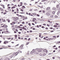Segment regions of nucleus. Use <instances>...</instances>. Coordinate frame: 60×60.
I'll return each mask as SVG.
<instances>
[{
	"label": "nucleus",
	"instance_id": "3",
	"mask_svg": "<svg viewBox=\"0 0 60 60\" xmlns=\"http://www.w3.org/2000/svg\"><path fill=\"white\" fill-rule=\"evenodd\" d=\"M46 14L47 16H49L50 15V14L48 12L46 13Z\"/></svg>",
	"mask_w": 60,
	"mask_h": 60
},
{
	"label": "nucleus",
	"instance_id": "55",
	"mask_svg": "<svg viewBox=\"0 0 60 60\" xmlns=\"http://www.w3.org/2000/svg\"><path fill=\"white\" fill-rule=\"evenodd\" d=\"M12 23H13V24H15V22H12Z\"/></svg>",
	"mask_w": 60,
	"mask_h": 60
},
{
	"label": "nucleus",
	"instance_id": "27",
	"mask_svg": "<svg viewBox=\"0 0 60 60\" xmlns=\"http://www.w3.org/2000/svg\"><path fill=\"white\" fill-rule=\"evenodd\" d=\"M20 11H22V12L24 11L22 9H21Z\"/></svg>",
	"mask_w": 60,
	"mask_h": 60
},
{
	"label": "nucleus",
	"instance_id": "33",
	"mask_svg": "<svg viewBox=\"0 0 60 60\" xmlns=\"http://www.w3.org/2000/svg\"><path fill=\"white\" fill-rule=\"evenodd\" d=\"M31 40V38H29L28 39V41H30Z\"/></svg>",
	"mask_w": 60,
	"mask_h": 60
},
{
	"label": "nucleus",
	"instance_id": "57",
	"mask_svg": "<svg viewBox=\"0 0 60 60\" xmlns=\"http://www.w3.org/2000/svg\"><path fill=\"white\" fill-rule=\"evenodd\" d=\"M2 6L3 7H4V5H2Z\"/></svg>",
	"mask_w": 60,
	"mask_h": 60
},
{
	"label": "nucleus",
	"instance_id": "26",
	"mask_svg": "<svg viewBox=\"0 0 60 60\" xmlns=\"http://www.w3.org/2000/svg\"><path fill=\"white\" fill-rule=\"evenodd\" d=\"M46 51V49H44L43 50V51H44V52H45Z\"/></svg>",
	"mask_w": 60,
	"mask_h": 60
},
{
	"label": "nucleus",
	"instance_id": "10",
	"mask_svg": "<svg viewBox=\"0 0 60 60\" xmlns=\"http://www.w3.org/2000/svg\"><path fill=\"white\" fill-rule=\"evenodd\" d=\"M18 53L19 54V52H20V53H22V51H18Z\"/></svg>",
	"mask_w": 60,
	"mask_h": 60
},
{
	"label": "nucleus",
	"instance_id": "47",
	"mask_svg": "<svg viewBox=\"0 0 60 60\" xmlns=\"http://www.w3.org/2000/svg\"><path fill=\"white\" fill-rule=\"evenodd\" d=\"M45 29H46V30H48V28L47 27H46L45 28Z\"/></svg>",
	"mask_w": 60,
	"mask_h": 60
},
{
	"label": "nucleus",
	"instance_id": "35",
	"mask_svg": "<svg viewBox=\"0 0 60 60\" xmlns=\"http://www.w3.org/2000/svg\"><path fill=\"white\" fill-rule=\"evenodd\" d=\"M37 16H38V17H39V16H40V15H39L37 14Z\"/></svg>",
	"mask_w": 60,
	"mask_h": 60
},
{
	"label": "nucleus",
	"instance_id": "62",
	"mask_svg": "<svg viewBox=\"0 0 60 60\" xmlns=\"http://www.w3.org/2000/svg\"><path fill=\"white\" fill-rule=\"evenodd\" d=\"M20 26H23V25L22 24H20Z\"/></svg>",
	"mask_w": 60,
	"mask_h": 60
},
{
	"label": "nucleus",
	"instance_id": "22",
	"mask_svg": "<svg viewBox=\"0 0 60 60\" xmlns=\"http://www.w3.org/2000/svg\"><path fill=\"white\" fill-rule=\"evenodd\" d=\"M15 54L16 56H17V55H18V52H16L15 53Z\"/></svg>",
	"mask_w": 60,
	"mask_h": 60
},
{
	"label": "nucleus",
	"instance_id": "49",
	"mask_svg": "<svg viewBox=\"0 0 60 60\" xmlns=\"http://www.w3.org/2000/svg\"><path fill=\"white\" fill-rule=\"evenodd\" d=\"M55 49H56V50H57V48H55Z\"/></svg>",
	"mask_w": 60,
	"mask_h": 60
},
{
	"label": "nucleus",
	"instance_id": "54",
	"mask_svg": "<svg viewBox=\"0 0 60 60\" xmlns=\"http://www.w3.org/2000/svg\"><path fill=\"white\" fill-rule=\"evenodd\" d=\"M19 44H17L16 45H15V47H16V46H19Z\"/></svg>",
	"mask_w": 60,
	"mask_h": 60
},
{
	"label": "nucleus",
	"instance_id": "37",
	"mask_svg": "<svg viewBox=\"0 0 60 60\" xmlns=\"http://www.w3.org/2000/svg\"><path fill=\"white\" fill-rule=\"evenodd\" d=\"M33 19H34V20H36V18H34Z\"/></svg>",
	"mask_w": 60,
	"mask_h": 60
},
{
	"label": "nucleus",
	"instance_id": "45",
	"mask_svg": "<svg viewBox=\"0 0 60 60\" xmlns=\"http://www.w3.org/2000/svg\"><path fill=\"white\" fill-rule=\"evenodd\" d=\"M24 23H25V22H22V23L23 24H24Z\"/></svg>",
	"mask_w": 60,
	"mask_h": 60
},
{
	"label": "nucleus",
	"instance_id": "14",
	"mask_svg": "<svg viewBox=\"0 0 60 60\" xmlns=\"http://www.w3.org/2000/svg\"><path fill=\"white\" fill-rule=\"evenodd\" d=\"M11 8L12 9H13V8H15V7L14 6H13V7H11Z\"/></svg>",
	"mask_w": 60,
	"mask_h": 60
},
{
	"label": "nucleus",
	"instance_id": "39",
	"mask_svg": "<svg viewBox=\"0 0 60 60\" xmlns=\"http://www.w3.org/2000/svg\"><path fill=\"white\" fill-rule=\"evenodd\" d=\"M32 25H34H34H35V24H34V23H32Z\"/></svg>",
	"mask_w": 60,
	"mask_h": 60
},
{
	"label": "nucleus",
	"instance_id": "32",
	"mask_svg": "<svg viewBox=\"0 0 60 60\" xmlns=\"http://www.w3.org/2000/svg\"><path fill=\"white\" fill-rule=\"evenodd\" d=\"M4 25H5V24H4L3 26H2L1 27H4Z\"/></svg>",
	"mask_w": 60,
	"mask_h": 60
},
{
	"label": "nucleus",
	"instance_id": "59",
	"mask_svg": "<svg viewBox=\"0 0 60 60\" xmlns=\"http://www.w3.org/2000/svg\"><path fill=\"white\" fill-rule=\"evenodd\" d=\"M32 30H30V32L31 33H32Z\"/></svg>",
	"mask_w": 60,
	"mask_h": 60
},
{
	"label": "nucleus",
	"instance_id": "13",
	"mask_svg": "<svg viewBox=\"0 0 60 60\" xmlns=\"http://www.w3.org/2000/svg\"><path fill=\"white\" fill-rule=\"evenodd\" d=\"M53 26L55 27H57V26L56 25H55Z\"/></svg>",
	"mask_w": 60,
	"mask_h": 60
},
{
	"label": "nucleus",
	"instance_id": "56",
	"mask_svg": "<svg viewBox=\"0 0 60 60\" xmlns=\"http://www.w3.org/2000/svg\"><path fill=\"white\" fill-rule=\"evenodd\" d=\"M55 57H52V59H55Z\"/></svg>",
	"mask_w": 60,
	"mask_h": 60
},
{
	"label": "nucleus",
	"instance_id": "51",
	"mask_svg": "<svg viewBox=\"0 0 60 60\" xmlns=\"http://www.w3.org/2000/svg\"><path fill=\"white\" fill-rule=\"evenodd\" d=\"M12 2H16V0H13V1Z\"/></svg>",
	"mask_w": 60,
	"mask_h": 60
},
{
	"label": "nucleus",
	"instance_id": "19",
	"mask_svg": "<svg viewBox=\"0 0 60 60\" xmlns=\"http://www.w3.org/2000/svg\"><path fill=\"white\" fill-rule=\"evenodd\" d=\"M16 17H14L13 18H14V19L15 20L16 19Z\"/></svg>",
	"mask_w": 60,
	"mask_h": 60
},
{
	"label": "nucleus",
	"instance_id": "63",
	"mask_svg": "<svg viewBox=\"0 0 60 60\" xmlns=\"http://www.w3.org/2000/svg\"><path fill=\"white\" fill-rule=\"evenodd\" d=\"M5 19H4L3 21V22H5Z\"/></svg>",
	"mask_w": 60,
	"mask_h": 60
},
{
	"label": "nucleus",
	"instance_id": "61",
	"mask_svg": "<svg viewBox=\"0 0 60 60\" xmlns=\"http://www.w3.org/2000/svg\"><path fill=\"white\" fill-rule=\"evenodd\" d=\"M54 32V31L53 30H52L50 31V32Z\"/></svg>",
	"mask_w": 60,
	"mask_h": 60
},
{
	"label": "nucleus",
	"instance_id": "58",
	"mask_svg": "<svg viewBox=\"0 0 60 60\" xmlns=\"http://www.w3.org/2000/svg\"><path fill=\"white\" fill-rule=\"evenodd\" d=\"M15 30L16 31H17V32H18V30L17 29H16Z\"/></svg>",
	"mask_w": 60,
	"mask_h": 60
},
{
	"label": "nucleus",
	"instance_id": "21",
	"mask_svg": "<svg viewBox=\"0 0 60 60\" xmlns=\"http://www.w3.org/2000/svg\"><path fill=\"white\" fill-rule=\"evenodd\" d=\"M24 16H22L21 17V18H22V19H24Z\"/></svg>",
	"mask_w": 60,
	"mask_h": 60
},
{
	"label": "nucleus",
	"instance_id": "8",
	"mask_svg": "<svg viewBox=\"0 0 60 60\" xmlns=\"http://www.w3.org/2000/svg\"><path fill=\"white\" fill-rule=\"evenodd\" d=\"M22 29H24V30H26V28H25V27L24 26L23 27Z\"/></svg>",
	"mask_w": 60,
	"mask_h": 60
},
{
	"label": "nucleus",
	"instance_id": "9",
	"mask_svg": "<svg viewBox=\"0 0 60 60\" xmlns=\"http://www.w3.org/2000/svg\"><path fill=\"white\" fill-rule=\"evenodd\" d=\"M16 20H15V21H16V20H18L19 19V17H16Z\"/></svg>",
	"mask_w": 60,
	"mask_h": 60
},
{
	"label": "nucleus",
	"instance_id": "43",
	"mask_svg": "<svg viewBox=\"0 0 60 60\" xmlns=\"http://www.w3.org/2000/svg\"><path fill=\"white\" fill-rule=\"evenodd\" d=\"M4 44H6V42L5 41V42H4Z\"/></svg>",
	"mask_w": 60,
	"mask_h": 60
},
{
	"label": "nucleus",
	"instance_id": "44",
	"mask_svg": "<svg viewBox=\"0 0 60 60\" xmlns=\"http://www.w3.org/2000/svg\"><path fill=\"white\" fill-rule=\"evenodd\" d=\"M41 28H45L44 27V26H42L41 27Z\"/></svg>",
	"mask_w": 60,
	"mask_h": 60
},
{
	"label": "nucleus",
	"instance_id": "50",
	"mask_svg": "<svg viewBox=\"0 0 60 60\" xmlns=\"http://www.w3.org/2000/svg\"><path fill=\"white\" fill-rule=\"evenodd\" d=\"M4 33L5 34H6V31H5L4 32Z\"/></svg>",
	"mask_w": 60,
	"mask_h": 60
},
{
	"label": "nucleus",
	"instance_id": "7",
	"mask_svg": "<svg viewBox=\"0 0 60 60\" xmlns=\"http://www.w3.org/2000/svg\"><path fill=\"white\" fill-rule=\"evenodd\" d=\"M49 9H50V7H48L46 8V10L47 11H48V10H49Z\"/></svg>",
	"mask_w": 60,
	"mask_h": 60
},
{
	"label": "nucleus",
	"instance_id": "52",
	"mask_svg": "<svg viewBox=\"0 0 60 60\" xmlns=\"http://www.w3.org/2000/svg\"><path fill=\"white\" fill-rule=\"evenodd\" d=\"M47 26H49V24H47Z\"/></svg>",
	"mask_w": 60,
	"mask_h": 60
},
{
	"label": "nucleus",
	"instance_id": "2",
	"mask_svg": "<svg viewBox=\"0 0 60 60\" xmlns=\"http://www.w3.org/2000/svg\"><path fill=\"white\" fill-rule=\"evenodd\" d=\"M52 10H54V11H56V8L55 7H53L52 8Z\"/></svg>",
	"mask_w": 60,
	"mask_h": 60
},
{
	"label": "nucleus",
	"instance_id": "60",
	"mask_svg": "<svg viewBox=\"0 0 60 60\" xmlns=\"http://www.w3.org/2000/svg\"><path fill=\"white\" fill-rule=\"evenodd\" d=\"M28 15H31V13H29Z\"/></svg>",
	"mask_w": 60,
	"mask_h": 60
},
{
	"label": "nucleus",
	"instance_id": "28",
	"mask_svg": "<svg viewBox=\"0 0 60 60\" xmlns=\"http://www.w3.org/2000/svg\"><path fill=\"white\" fill-rule=\"evenodd\" d=\"M6 49L5 48H0V49Z\"/></svg>",
	"mask_w": 60,
	"mask_h": 60
},
{
	"label": "nucleus",
	"instance_id": "34",
	"mask_svg": "<svg viewBox=\"0 0 60 60\" xmlns=\"http://www.w3.org/2000/svg\"><path fill=\"white\" fill-rule=\"evenodd\" d=\"M16 9H17V11H19V9H18V8H17Z\"/></svg>",
	"mask_w": 60,
	"mask_h": 60
},
{
	"label": "nucleus",
	"instance_id": "12",
	"mask_svg": "<svg viewBox=\"0 0 60 60\" xmlns=\"http://www.w3.org/2000/svg\"><path fill=\"white\" fill-rule=\"evenodd\" d=\"M15 27L16 28H18V26H15Z\"/></svg>",
	"mask_w": 60,
	"mask_h": 60
},
{
	"label": "nucleus",
	"instance_id": "42",
	"mask_svg": "<svg viewBox=\"0 0 60 60\" xmlns=\"http://www.w3.org/2000/svg\"><path fill=\"white\" fill-rule=\"evenodd\" d=\"M7 27H8L7 26L5 25V28H7Z\"/></svg>",
	"mask_w": 60,
	"mask_h": 60
},
{
	"label": "nucleus",
	"instance_id": "5",
	"mask_svg": "<svg viewBox=\"0 0 60 60\" xmlns=\"http://www.w3.org/2000/svg\"><path fill=\"white\" fill-rule=\"evenodd\" d=\"M34 54H38V53L37 52H35V51H34Z\"/></svg>",
	"mask_w": 60,
	"mask_h": 60
},
{
	"label": "nucleus",
	"instance_id": "25",
	"mask_svg": "<svg viewBox=\"0 0 60 60\" xmlns=\"http://www.w3.org/2000/svg\"><path fill=\"white\" fill-rule=\"evenodd\" d=\"M50 17H51V18H53V15H51Z\"/></svg>",
	"mask_w": 60,
	"mask_h": 60
},
{
	"label": "nucleus",
	"instance_id": "1",
	"mask_svg": "<svg viewBox=\"0 0 60 60\" xmlns=\"http://www.w3.org/2000/svg\"><path fill=\"white\" fill-rule=\"evenodd\" d=\"M35 49H33L32 50V51H31L30 52V54H34V52L35 51Z\"/></svg>",
	"mask_w": 60,
	"mask_h": 60
},
{
	"label": "nucleus",
	"instance_id": "24",
	"mask_svg": "<svg viewBox=\"0 0 60 60\" xmlns=\"http://www.w3.org/2000/svg\"><path fill=\"white\" fill-rule=\"evenodd\" d=\"M13 57V56L12 55H11L10 56V57L11 58H12Z\"/></svg>",
	"mask_w": 60,
	"mask_h": 60
},
{
	"label": "nucleus",
	"instance_id": "15",
	"mask_svg": "<svg viewBox=\"0 0 60 60\" xmlns=\"http://www.w3.org/2000/svg\"><path fill=\"white\" fill-rule=\"evenodd\" d=\"M33 15H36L37 14L36 13H33Z\"/></svg>",
	"mask_w": 60,
	"mask_h": 60
},
{
	"label": "nucleus",
	"instance_id": "11",
	"mask_svg": "<svg viewBox=\"0 0 60 60\" xmlns=\"http://www.w3.org/2000/svg\"><path fill=\"white\" fill-rule=\"evenodd\" d=\"M60 13V11H58L57 13V15H58V14H59Z\"/></svg>",
	"mask_w": 60,
	"mask_h": 60
},
{
	"label": "nucleus",
	"instance_id": "40",
	"mask_svg": "<svg viewBox=\"0 0 60 60\" xmlns=\"http://www.w3.org/2000/svg\"><path fill=\"white\" fill-rule=\"evenodd\" d=\"M37 27H38V28H39V25H38L37 26Z\"/></svg>",
	"mask_w": 60,
	"mask_h": 60
},
{
	"label": "nucleus",
	"instance_id": "48",
	"mask_svg": "<svg viewBox=\"0 0 60 60\" xmlns=\"http://www.w3.org/2000/svg\"><path fill=\"white\" fill-rule=\"evenodd\" d=\"M8 22H10V20H8Z\"/></svg>",
	"mask_w": 60,
	"mask_h": 60
},
{
	"label": "nucleus",
	"instance_id": "38",
	"mask_svg": "<svg viewBox=\"0 0 60 60\" xmlns=\"http://www.w3.org/2000/svg\"><path fill=\"white\" fill-rule=\"evenodd\" d=\"M53 37L54 38H56V36H53V37Z\"/></svg>",
	"mask_w": 60,
	"mask_h": 60
},
{
	"label": "nucleus",
	"instance_id": "6",
	"mask_svg": "<svg viewBox=\"0 0 60 60\" xmlns=\"http://www.w3.org/2000/svg\"><path fill=\"white\" fill-rule=\"evenodd\" d=\"M0 10L1 11H4V10H3V9L2 8H0Z\"/></svg>",
	"mask_w": 60,
	"mask_h": 60
},
{
	"label": "nucleus",
	"instance_id": "4",
	"mask_svg": "<svg viewBox=\"0 0 60 60\" xmlns=\"http://www.w3.org/2000/svg\"><path fill=\"white\" fill-rule=\"evenodd\" d=\"M38 52H41V49H38Z\"/></svg>",
	"mask_w": 60,
	"mask_h": 60
},
{
	"label": "nucleus",
	"instance_id": "46",
	"mask_svg": "<svg viewBox=\"0 0 60 60\" xmlns=\"http://www.w3.org/2000/svg\"><path fill=\"white\" fill-rule=\"evenodd\" d=\"M56 25H58V23H56Z\"/></svg>",
	"mask_w": 60,
	"mask_h": 60
},
{
	"label": "nucleus",
	"instance_id": "53",
	"mask_svg": "<svg viewBox=\"0 0 60 60\" xmlns=\"http://www.w3.org/2000/svg\"><path fill=\"white\" fill-rule=\"evenodd\" d=\"M18 33H19V34H21V32H18Z\"/></svg>",
	"mask_w": 60,
	"mask_h": 60
},
{
	"label": "nucleus",
	"instance_id": "31",
	"mask_svg": "<svg viewBox=\"0 0 60 60\" xmlns=\"http://www.w3.org/2000/svg\"><path fill=\"white\" fill-rule=\"evenodd\" d=\"M42 12L43 13H45V11H44V10H43Z\"/></svg>",
	"mask_w": 60,
	"mask_h": 60
},
{
	"label": "nucleus",
	"instance_id": "23",
	"mask_svg": "<svg viewBox=\"0 0 60 60\" xmlns=\"http://www.w3.org/2000/svg\"><path fill=\"white\" fill-rule=\"evenodd\" d=\"M20 13L21 14H25V13L24 12H20Z\"/></svg>",
	"mask_w": 60,
	"mask_h": 60
},
{
	"label": "nucleus",
	"instance_id": "30",
	"mask_svg": "<svg viewBox=\"0 0 60 60\" xmlns=\"http://www.w3.org/2000/svg\"><path fill=\"white\" fill-rule=\"evenodd\" d=\"M36 49V50H37H37H38L39 49L37 48V49Z\"/></svg>",
	"mask_w": 60,
	"mask_h": 60
},
{
	"label": "nucleus",
	"instance_id": "29",
	"mask_svg": "<svg viewBox=\"0 0 60 60\" xmlns=\"http://www.w3.org/2000/svg\"><path fill=\"white\" fill-rule=\"evenodd\" d=\"M25 59V58H22V60H24Z\"/></svg>",
	"mask_w": 60,
	"mask_h": 60
},
{
	"label": "nucleus",
	"instance_id": "41",
	"mask_svg": "<svg viewBox=\"0 0 60 60\" xmlns=\"http://www.w3.org/2000/svg\"><path fill=\"white\" fill-rule=\"evenodd\" d=\"M15 53H13V55H15Z\"/></svg>",
	"mask_w": 60,
	"mask_h": 60
},
{
	"label": "nucleus",
	"instance_id": "17",
	"mask_svg": "<svg viewBox=\"0 0 60 60\" xmlns=\"http://www.w3.org/2000/svg\"><path fill=\"white\" fill-rule=\"evenodd\" d=\"M56 7L57 8H59V5H57Z\"/></svg>",
	"mask_w": 60,
	"mask_h": 60
},
{
	"label": "nucleus",
	"instance_id": "20",
	"mask_svg": "<svg viewBox=\"0 0 60 60\" xmlns=\"http://www.w3.org/2000/svg\"><path fill=\"white\" fill-rule=\"evenodd\" d=\"M23 46V45H21L20 46V48H21V47H22Z\"/></svg>",
	"mask_w": 60,
	"mask_h": 60
},
{
	"label": "nucleus",
	"instance_id": "18",
	"mask_svg": "<svg viewBox=\"0 0 60 60\" xmlns=\"http://www.w3.org/2000/svg\"><path fill=\"white\" fill-rule=\"evenodd\" d=\"M46 55V53H44L43 54V56H45Z\"/></svg>",
	"mask_w": 60,
	"mask_h": 60
},
{
	"label": "nucleus",
	"instance_id": "16",
	"mask_svg": "<svg viewBox=\"0 0 60 60\" xmlns=\"http://www.w3.org/2000/svg\"><path fill=\"white\" fill-rule=\"evenodd\" d=\"M52 14H55V11H54L52 12Z\"/></svg>",
	"mask_w": 60,
	"mask_h": 60
},
{
	"label": "nucleus",
	"instance_id": "36",
	"mask_svg": "<svg viewBox=\"0 0 60 60\" xmlns=\"http://www.w3.org/2000/svg\"><path fill=\"white\" fill-rule=\"evenodd\" d=\"M22 7H23V8H25V7L24 6H22Z\"/></svg>",
	"mask_w": 60,
	"mask_h": 60
},
{
	"label": "nucleus",
	"instance_id": "64",
	"mask_svg": "<svg viewBox=\"0 0 60 60\" xmlns=\"http://www.w3.org/2000/svg\"><path fill=\"white\" fill-rule=\"evenodd\" d=\"M59 10H60V7H59V8L58 9Z\"/></svg>",
	"mask_w": 60,
	"mask_h": 60
}]
</instances>
